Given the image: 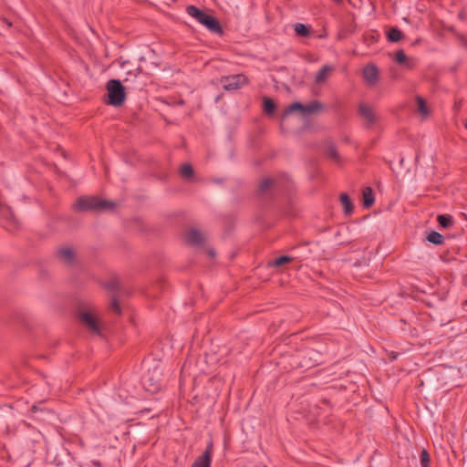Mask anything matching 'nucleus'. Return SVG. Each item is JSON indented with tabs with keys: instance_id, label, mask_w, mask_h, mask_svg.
Instances as JSON below:
<instances>
[{
	"instance_id": "1",
	"label": "nucleus",
	"mask_w": 467,
	"mask_h": 467,
	"mask_svg": "<svg viewBox=\"0 0 467 467\" xmlns=\"http://www.w3.org/2000/svg\"><path fill=\"white\" fill-rule=\"evenodd\" d=\"M186 12L211 33L218 36L223 35V29L221 23L215 16L209 15L195 5H188L186 7Z\"/></svg>"
},
{
	"instance_id": "2",
	"label": "nucleus",
	"mask_w": 467,
	"mask_h": 467,
	"mask_svg": "<svg viewBox=\"0 0 467 467\" xmlns=\"http://www.w3.org/2000/svg\"><path fill=\"white\" fill-rule=\"evenodd\" d=\"M115 202L100 200L97 196H81L74 203V209L78 212L112 210Z\"/></svg>"
},
{
	"instance_id": "3",
	"label": "nucleus",
	"mask_w": 467,
	"mask_h": 467,
	"mask_svg": "<svg viewBox=\"0 0 467 467\" xmlns=\"http://www.w3.org/2000/svg\"><path fill=\"white\" fill-rule=\"evenodd\" d=\"M107 99H104L107 105L121 107L126 100L125 87L119 79H109L106 84Z\"/></svg>"
},
{
	"instance_id": "4",
	"label": "nucleus",
	"mask_w": 467,
	"mask_h": 467,
	"mask_svg": "<svg viewBox=\"0 0 467 467\" xmlns=\"http://www.w3.org/2000/svg\"><path fill=\"white\" fill-rule=\"evenodd\" d=\"M322 108V104L317 100H313L306 105L300 102H294L284 110L283 118L295 111H300L304 117H306L320 111Z\"/></svg>"
},
{
	"instance_id": "5",
	"label": "nucleus",
	"mask_w": 467,
	"mask_h": 467,
	"mask_svg": "<svg viewBox=\"0 0 467 467\" xmlns=\"http://www.w3.org/2000/svg\"><path fill=\"white\" fill-rule=\"evenodd\" d=\"M141 383L144 389L150 393L158 392L161 388V373L156 367L142 377Z\"/></svg>"
},
{
	"instance_id": "6",
	"label": "nucleus",
	"mask_w": 467,
	"mask_h": 467,
	"mask_svg": "<svg viewBox=\"0 0 467 467\" xmlns=\"http://www.w3.org/2000/svg\"><path fill=\"white\" fill-rule=\"evenodd\" d=\"M80 322L89 330L90 333L95 335H101L100 326L96 317L88 311L79 314Z\"/></svg>"
},
{
	"instance_id": "7",
	"label": "nucleus",
	"mask_w": 467,
	"mask_h": 467,
	"mask_svg": "<svg viewBox=\"0 0 467 467\" xmlns=\"http://www.w3.org/2000/svg\"><path fill=\"white\" fill-rule=\"evenodd\" d=\"M358 112L360 118L365 121V125L368 128H370L379 120V117L374 109L365 103H360L358 105Z\"/></svg>"
},
{
	"instance_id": "8",
	"label": "nucleus",
	"mask_w": 467,
	"mask_h": 467,
	"mask_svg": "<svg viewBox=\"0 0 467 467\" xmlns=\"http://www.w3.org/2000/svg\"><path fill=\"white\" fill-rule=\"evenodd\" d=\"M213 444L210 441L202 454L195 459L192 467H211Z\"/></svg>"
},
{
	"instance_id": "9",
	"label": "nucleus",
	"mask_w": 467,
	"mask_h": 467,
	"mask_svg": "<svg viewBox=\"0 0 467 467\" xmlns=\"http://www.w3.org/2000/svg\"><path fill=\"white\" fill-rule=\"evenodd\" d=\"M56 256L61 263L68 266L73 265L76 261L75 251L68 246L58 248L56 252Z\"/></svg>"
},
{
	"instance_id": "10",
	"label": "nucleus",
	"mask_w": 467,
	"mask_h": 467,
	"mask_svg": "<svg viewBox=\"0 0 467 467\" xmlns=\"http://www.w3.org/2000/svg\"><path fill=\"white\" fill-rule=\"evenodd\" d=\"M247 83V78L243 74L229 76L225 78L223 88L226 90H235Z\"/></svg>"
},
{
	"instance_id": "11",
	"label": "nucleus",
	"mask_w": 467,
	"mask_h": 467,
	"mask_svg": "<svg viewBox=\"0 0 467 467\" xmlns=\"http://www.w3.org/2000/svg\"><path fill=\"white\" fill-rule=\"evenodd\" d=\"M363 78L368 86H374L379 79V69L374 64H368L363 68Z\"/></svg>"
},
{
	"instance_id": "12",
	"label": "nucleus",
	"mask_w": 467,
	"mask_h": 467,
	"mask_svg": "<svg viewBox=\"0 0 467 467\" xmlns=\"http://www.w3.org/2000/svg\"><path fill=\"white\" fill-rule=\"evenodd\" d=\"M187 243L193 246L202 245L204 243V237L202 234L197 229H190L185 235Z\"/></svg>"
},
{
	"instance_id": "13",
	"label": "nucleus",
	"mask_w": 467,
	"mask_h": 467,
	"mask_svg": "<svg viewBox=\"0 0 467 467\" xmlns=\"http://www.w3.org/2000/svg\"><path fill=\"white\" fill-rule=\"evenodd\" d=\"M273 187H277V181L272 178H265L261 181L258 186V194H267Z\"/></svg>"
},
{
	"instance_id": "14",
	"label": "nucleus",
	"mask_w": 467,
	"mask_h": 467,
	"mask_svg": "<svg viewBox=\"0 0 467 467\" xmlns=\"http://www.w3.org/2000/svg\"><path fill=\"white\" fill-rule=\"evenodd\" d=\"M363 197V206L365 208H369L375 202L373 191L370 187H365L362 192Z\"/></svg>"
},
{
	"instance_id": "15",
	"label": "nucleus",
	"mask_w": 467,
	"mask_h": 467,
	"mask_svg": "<svg viewBox=\"0 0 467 467\" xmlns=\"http://www.w3.org/2000/svg\"><path fill=\"white\" fill-rule=\"evenodd\" d=\"M340 202L343 206V210H344L345 213L350 214L353 213L354 204L347 193H342L340 195Z\"/></svg>"
},
{
	"instance_id": "16",
	"label": "nucleus",
	"mask_w": 467,
	"mask_h": 467,
	"mask_svg": "<svg viewBox=\"0 0 467 467\" xmlns=\"http://www.w3.org/2000/svg\"><path fill=\"white\" fill-rule=\"evenodd\" d=\"M332 71V67L330 66L325 65L323 66L318 72L316 74L315 81L317 83H322L324 82L327 77L328 74Z\"/></svg>"
},
{
	"instance_id": "17",
	"label": "nucleus",
	"mask_w": 467,
	"mask_h": 467,
	"mask_svg": "<svg viewBox=\"0 0 467 467\" xmlns=\"http://www.w3.org/2000/svg\"><path fill=\"white\" fill-rule=\"evenodd\" d=\"M275 103L272 99L268 97L263 98V110L266 115H273L275 111Z\"/></svg>"
},
{
	"instance_id": "18",
	"label": "nucleus",
	"mask_w": 467,
	"mask_h": 467,
	"mask_svg": "<svg viewBox=\"0 0 467 467\" xmlns=\"http://www.w3.org/2000/svg\"><path fill=\"white\" fill-rule=\"evenodd\" d=\"M325 154L336 162L340 161V155L337 150V148L333 144H327L325 149Z\"/></svg>"
},
{
	"instance_id": "19",
	"label": "nucleus",
	"mask_w": 467,
	"mask_h": 467,
	"mask_svg": "<svg viewBox=\"0 0 467 467\" xmlns=\"http://www.w3.org/2000/svg\"><path fill=\"white\" fill-rule=\"evenodd\" d=\"M439 225L444 229L451 228L453 224L452 216L450 214H440L437 217Z\"/></svg>"
},
{
	"instance_id": "20",
	"label": "nucleus",
	"mask_w": 467,
	"mask_h": 467,
	"mask_svg": "<svg viewBox=\"0 0 467 467\" xmlns=\"http://www.w3.org/2000/svg\"><path fill=\"white\" fill-rule=\"evenodd\" d=\"M427 240L435 244V245H441L443 244L444 243V237L442 234H441L440 233L436 232V231H431L428 235H427Z\"/></svg>"
},
{
	"instance_id": "21",
	"label": "nucleus",
	"mask_w": 467,
	"mask_h": 467,
	"mask_svg": "<svg viewBox=\"0 0 467 467\" xmlns=\"http://www.w3.org/2000/svg\"><path fill=\"white\" fill-rule=\"evenodd\" d=\"M316 355H317V353L313 350L307 351L303 358H304L303 361L300 362V366L302 368H306L316 366L317 364V360H315L314 362L310 361L312 359V356H316Z\"/></svg>"
},
{
	"instance_id": "22",
	"label": "nucleus",
	"mask_w": 467,
	"mask_h": 467,
	"mask_svg": "<svg viewBox=\"0 0 467 467\" xmlns=\"http://www.w3.org/2000/svg\"><path fill=\"white\" fill-rule=\"evenodd\" d=\"M295 32L297 36L308 37L310 36V26L302 23H297L294 26Z\"/></svg>"
},
{
	"instance_id": "23",
	"label": "nucleus",
	"mask_w": 467,
	"mask_h": 467,
	"mask_svg": "<svg viewBox=\"0 0 467 467\" xmlns=\"http://www.w3.org/2000/svg\"><path fill=\"white\" fill-rule=\"evenodd\" d=\"M293 258L289 255H281L279 257L275 258L273 261L269 262L268 265L270 266L280 267L285 264L291 263Z\"/></svg>"
},
{
	"instance_id": "24",
	"label": "nucleus",
	"mask_w": 467,
	"mask_h": 467,
	"mask_svg": "<svg viewBox=\"0 0 467 467\" xmlns=\"http://www.w3.org/2000/svg\"><path fill=\"white\" fill-rule=\"evenodd\" d=\"M402 36H403V34L399 28L392 27L388 32V40L389 42L396 43V42H399L402 38Z\"/></svg>"
},
{
	"instance_id": "25",
	"label": "nucleus",
	"mask_w": 467,
	"mask_h": 467,
	"mask_svg": "<svg viewBox=\"0 0 467 467\" xmlns=\"http://www.w3.org/2000/svg\"><path fill=\"white\" fill-rule=\"evenodd\" d=\"M420 464L421 467H430L431 465V455L426 449L420 451Z\"/></svg>"
},
{
	"instance_id": "26",
	"label": "nucleus",
	"mask_w": 467,
	"mask_h": 467,
	"mask_svg": "<svg viewBox=\"0 0 467 467\" xmlns=\"http://www.w3.org/2000/svg\"><path fill=\"white\" fill-rule=\"evenodd\" d=\"M180 173L182 178L188 180L193 176V169L191 164L185 163L181 167Z\"/></svg>"
},
{
	"instance_id": "27",
	"label": "nucleus",
	"mask_w": 467,
	"mask_h": 467,
	"mask_svg": "<svg viewBox=\"0 0 467 467\" xmlns=\"http://www.w3.org/2000/svg\"><path fill=\"white\" fill-rule=\"evenodd\" d=\"M416 101H417L418 110L420 112L421 115L427 116L429 114V110H428V107L426 105L425 100L421 97L418 96L416 98Z\"/></svg>"
},
{
	"instance_id": "28",
	"label": "nucleus",
	"mask_w": 467,
	"mask_h": 467,
	"mask_svg": "<svg viewBox=\"0 0 467 467\" xmlns=\"http://www.w3.org/2000/svg\"><path fill=\"white\" fill-rule=\"evenodd\" d=\"M395 60L399 64H404L407 60V56L403 50H400L395 55Z\"/></svg>"
},
{
	"instance_id": "29",
	"label": "nucleus",
	"mask_w": 467,
	"mask_h": 467,
	"mask_svg": "<svg viewBox=\"0 0 467 467\" xmlns=\"http://www.w3.org/2000/svg\"><path fill=\"white\" fill-rule=\"evenodd\" d=\"M110 307L111 309L118 315H120L121 313V308H120V306L119 304V301L117 300V298L115 296L112 297L111 299V303H110Z\"/></svg>"
},
{
	"instance_id": "30",
	"label": "nucleus",
	"mask_w": 467,
	"mask_h": 467,
	"mask_svg": "<svg viewBox=\"0 0 467 467\" xmlns=\"http://www.w3.org/2000/svg\"><path fill=\"white\" fill-rule=\"evenodd\" d=\"M119 282L117 279H112L106 284V288L109 291H115L119 288Z\"/></svg>"
},
{
	"instance_id": "31",
	"label": "nucleus",
	"mask_w": 467,
	"mask_h": 467,
	"mask_svg": "<svg viewBox=\"0 0 467 467\" xmlns=\"http://www.w3.org/2000/svg\"><path fill=\"white\" fill-rule=\"evenodd\" d=\"M91 462H92V465L95 466V467H101L102 466L101 462L99 461H98V460H94Z\"/></svg>"
},
{
	"instance_id": "32",
	"label": "nucleus",
	"mask_w": 467,
	"mask_h": 467,
	"mask_svg": "<svg viewBox=\"0 0 467 467\" xmlns=\"http://www.w3.org/2000/svg\"><path fill=\"white\" fill-rule=\"evenodd\" d=\"M32 412H36L38 410V407L36 405H33L30 409Z\"/></svg>"
},
{
	"instance_id": "33",
	"label": "nucleus",
	"mask_w": 467,
	"mask_h": 467,
	"mask_svg": "<svg viewBox=\"0 0 467 467\" xmlns=\"http://www.w3.org/2000/svg\"><path fill=\"white\" fill-rule=\"evenodd\" d=\"M209 254L213 257L215 255V252L213 250L209 251Z\"/></svg>"
},
{
	"instance_id": "34",
	"label": "nucleus",
	"mask_w": 467,
	"mask_h": 467,
	"mask_svg": "<svg viewBox=\"0 0 467 467\" xmlns=\"http://www.w3.org/2000/svg\"><path fill=\"white\" fill-rule=\"evenodd\" d=\"M323 403H324V404H329V401H328V400H323Z\"/></svg>"
},
{
	"instance_id": "35",
	"label": "nucleus",
	"mask_w": 467,
	"mask_h": 467,
	"mask_svg": "<svg viewBox=\"0 0 467 467\" xmlns=\"http://www.w3.org/2000/svg\"><path fill=\"white\" fill-rule=\"evenodd\" d=\"M464 127H465V129L467 130V122L465 123Z\"/></svg>"
}]
</instances>
